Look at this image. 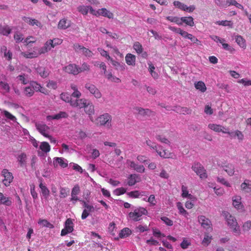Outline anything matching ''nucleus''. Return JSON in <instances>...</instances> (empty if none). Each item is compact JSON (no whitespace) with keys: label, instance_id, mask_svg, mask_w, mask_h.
<instances>
[{"label":"nucleus","instance_id":"f257e3e1","mask_svg":"<svg viewBox=\"0 0 251 251\" xmlns=\"http://www.w3.org/2000/svg\"><path fill=\"white\" fill-rule=\"evenodd\" d=\"M35 92H40L45 95L49 94V91L46 88L42 87L39 83L34 81H30L29 85L25 87L23 90L24 96L28 98L33 96Z\"/></svg>","mask_w":251,"mask_h":251},{"label":"nucleus","instance_id":"f03ea898","mask_svg":"<svg viewBox=\"0 0 251 251\" xmlns=\"http://www.w3.org/2000/svg\"><path fill=\"white\" fill-rule=\"evenodd\" d=\"M224 215L228 225L233 229L235 233L237 235H239L240 234V229L239 226H238V223L235 218L227 212H225Z\"/></svg>","mask_w":251,"mask_h":251},{"label":"nucleus","instance_id":"7ed1b4c3","mask_svg":"<svg viewBox=\"0 0 251 251\" xmlns=\"http://www.w3.org/2000/svg\"><path fill=\"white\" fill-rule=\"evenodd\" d=\"M111 121V116L108 113H104L98 117L96 119V124L99 126H104L108 128H110Z\"/></svg>","mask_w":251,"mask_h":251},{"label":"nucleus","instance_id":"20e7f679","mask_svg":"<svg viewBox=\"0 0 251 251\" xmlns=\"http://www.w3.org/2000/svg\"><path fill=\"white\" fill-rule=\"evenodd\" d=\"M148 213V211L145 208L139 207L135 209L133 212H129L128 216L134 221L137 222L141 220V217L143 215H147Z\"/></svg>","mask_w":251,"mask_h":251},{"label":"nucleus","instance_id":"39448f33","mask_svg":"<svg viewBox=\"0 0 251 251\" xmlns=\"http://www.w3.org/2000/svg\"><path fill=\"white\" fill-rule=\"evenodd\" d=\"M192 169L201 179H205L207 177L206 170L200 163H194L192 166Z\"/></svg>","mask_w":251,"mask_h":251},{"label":"nucleus","instance_id":"423d86ee","mask_svg":"<svg viewBox=\"0 0 251 251\" xmlns=\"http://www.w3.org/2000/svg\"><path fill=\"white\" fill-rule=\"evenodd\" d=\"M1 176L4 177L2 180L3 184L6 187L9 186L14 179L12 173L9 172L7 169H4L1 171Z\"/></svg>","mask_w":251,"mask_h":251},{"label":"nucleus","instance_id":"0eeeda50","mask_svg":"<svg viewBox=\"0 0 251 251\" xmlns=\"http://www.w3.org/2000/svg\"><path fill=\"white\" fill-rule=\"evenodd\" d=\"M134 113L136 115L143 117H150L155 115V113L153 111L148 108L144 109L142 107H136L134 108Z\"/></svg>","mask_w":251,"mask_h":251},{"label":"nucleus","instance_id":"6e6552de","mask_svg":"<svg viewBox=\"0 0 251 251\" xmlns=\"http://www.w3.org/2000/svg\"><path fill=\"white\" fill-rule=\"evenodd\" d=\"M85 88L96 99H100L101 97V93L95 85L90 83H87L85 85Z\"/></svg>","mask_w":251,"mask_h":251},{"label":"nucleus","instance_id":"1a4fd4ad","mask_svg":"<svg viewBox=\"0 0 251 251\" xmlns=\"http://www.w3.org/2000/svg\"><path fill=\"white\" fill-rule=\"evenodd\" d=\"M74 230L73 223L71 219H67L65 222V228L62 229L61 232L62 236H65L67 234L73 232Z\"/></svg>","mask_w":251,"mask_h":251},{"label":"nucleus","instance_id":"9d476101","mask_svg":"<svg viewBox=\"0 0 251 251\" xmlns=\"http://www.w3.org/2000/svg\"><path fill=\"white\" fill-rule=\"evenodd\" d=\"M198 221L201 225V226L206 229H212V224L210 220L205 216L201 215L198 217Z\"/></svg>","mask_w":251,"mask_h":251},{"label":"nucleus","instance_id":"9b49d317","mask_svg":"<svg viewBox=\"0 0 251 251\" xmlns=\"http://www.w3.org/2000/svg\"><path fill=\"white\" fill-rule=\"evenodd\" d=\"M63 70L69 74L74 75L79 74L78 66L75 64H70L63 68Z\"/></svg>","mask_w":251,"mask_h":251},{"label":"nucleus","instance_id":"f8f14e48","mask_svg":"<svg viewBox=\"0 0 251 251\" xmlns=\"http://www.w3.org/2000/svg\"><path fill=\"white\" fill-rule=\"evenodd\" d=\"M36 127L38 131L44 136L49 137L50 127L44 124L36 123Z\"/></svg>","mask_w":251,"mask_h":251},{"label":"nucleus","instance_id":"ddd939ff","mask_svg":"<svg viewBox=\"0 0 251 251\" xmlns=\"http://www.w3.org/2000/svg\"><path fill=\"white\" fill-rule=\"evenodd\" d=\"M33 49L34 50L32 52H21V54L25 58L31 59L37 57L40 55L38 48L35 47Z\"/></svg>","mask_w":251,"mask_h":251},{"label":"nucleus","instance_id":"4468645a","mask_svg":"<svg viewBox=\"0 0 251 251\" xmlns=\"http://www.w3.org/2000/svg\"><path fill=\"white\" fill-rule=\"evenodd\" d=\"M52 43V40H49L45 43L43 47L38 48L40 55L45 54L50 51L52 48H54Z\"/></svg>","mask_w":251,"mask_h":251},{"label":"nucleus","instance_id":"2eb2a0df","mask_svg":"<svg viewBox=\"0 0 251 251\" xmlns=\"http://www.w3.org/2000/svg\"><path fill=\"white\" fill-rule=\"evenodd\" d=\"M86 102L87 100L85 99H76L71 101V105L74 107H78L80 109L86 105Z\"/></svg>","mask_w":251,"mask_h":251},{"label":"nucleus","instance_id":"dca6fc26","mask_svg":"<svg viewBox=\"0 0 251 251\" xmlns=\"http://www.w3.org/2000/svg\"><path fill=\"white\" fill-rule=\"evenodd\" d=\"M125 61L128 65L135 66L136 64V56L128 53L125 56Z\"/></svg>","mask_w":251,"mask_h":251},{"label":"nucleus","instance_id":"f3484780","mask_svg":"<svg viewBox=\"0 0 251 251\" xmlns=\"http://www.w3.org/2000/svg\"><path fill=\"white\" fill-rule=\"evenodd\" d=\"M68 114L64 111H60L57 114L54 115H49L47 117V118L48 120H59L61 118H68Z\"/></svg>","mask_w":251,"mask_h":251},{"label":"nucleus","instance_id":"a211bd4d","mask_svg":"<svg viewBox=\"0 0 251 251\" xmlns=\"http://www.w3.org/2000/svg\"><path fill=\"white\" fill-rule=\"evenodd\" d=\"M57 164L62 168H66L68 166L67 161L62 157H55L54 158L53 164L57 166Z\"/></svg>","mask_w":251,"mask_h":251},{"label":"nucleus","instance_id":"6ab92c4d","mask_svg":"<svg viewBox=\"0 0 251 251\" xmlns=\"http://www.w3.org/2000/svg\"><path fill=\"white\" fill-rule=\"evenodd\" d=\"M223 170H224L229 176H232L234 174L235 167L234 166L230 163L222 166Z\"/></svg>","mask_w":251,"mask_h":251},{"label":"nucleus","instance_id":"aec40b11","mask_svg":"<svg viewBox=\"0 0 251 251\" xmlns=\"http://www.w3.org/2000/svg\"><path fill=\"white\" fill-rule=\"evenodd\" d=\"M85 113L89 116H92L95 113L94 106L92 102H86L83 107Z\"/></svg>","mask_w":251,"mask_h":251},{"label":"nucleus","instance_id":"412c9836","mask_svg":"<svg viewBox=\"0 0 251 251\" xmlns=\"http://www.w3.org/2000/svg\"><path fill=\"white\" fill-rule=\"evenodd\" d=\"M229 135L231 138L237 137L239 141H243L244 137L243 133L239 130L230 132Z\"/></svg>","mask_w":251,"mask_h":251},{"label":"nucleus","instance_id":"4be33fe9","mask_svg":"<svg viewBox=\"0 0 251 251\" xmlns=\"http://www.w3.org/2000/svg\"><path fill=\"white\" fill-rule=\"evenodd\" d=\"M156 152L157 154L161 157L163 158H173V153L170 152L169 151L167 150H163L162 151H159L158 149Z\"/></svg>","mask_w":251,"mask_h":251},{"label":"nucleus","instance_id":"5701e85b","mask_svg":"<svg viewBox=\"0 0 251 251\" xmlns=\"http://www.w3.org/2000/svg\"><path fill=\"white\" fill-rule=\"evenodd\" d=\"M0 202L1 204L8 206H10L12 203L10 198L5 196L1 192H0Z\"/></svg>","mask_w":251,"mask_h":251},{"label":"nucleus","instance_id":"b1692460","mask_svg":"<svg viewBox=\"0 0 251 251\" xmlns=\"http://www.w3.org/2000/svg\"><path fill=\"white\" fill-rule=\"evenodd\" d=\"M17 79L18 81L23 85H26L29 82L28 75L24 73L18 75L17 76Z\"/></svg>","mask_w":251,"mask_h":251},{"label":"nucleus","instance_id":"393cba45","mask_svg":"<svg viewBox=\"0 0 251 251\" xmlns=\"http://www.w3.org/2000/svg\"><path fill=\"white\" fill-rule=\"evenodd\" d=\"M71 26V22L66 19L60 20L58 24V28L59 29H66Z\"/></svg>","mask_w":251,"mask_h":251},{"label":"nucleus","instance_id":"a878e982","mask_svg":"<svg viewBox=\"0 0 251 251\" xmlns=\"http://www.w3.org/2000/svg\"><path fill=\"white\" fill-rule=\"evenodd\" d=\"M12 28L7 25H0V34L4 36H8L11 33Z\"/></svg>","mask_w":251,"mask_h":251},{"label":"nucleus","instance_id":"bb28decb","mask_svg":"<svg viewBox=\"0 0 251 251\" xmlns=\"http://www.w3.org/2000/svg\"><path fill=\"white\" fill-rule=\"evenodd\" d=\"M233 205L237 209H242L243 205L241 202L240 196H235L233 198Z\"/></svg>","mask_w":251,"mask_h":251},{"label":"nucleus","instance_id":"cd10ccee","mask_svg":"<svg viewBox=\"0 0 251 251\" xmlns=\"http://www.w3.org/2000/svg\"><path fill=\"white\" fill-rule=\"evenodd\" d=\"M132 233L131 230L128 227H125L122 229L119 234V238H125L128 237Z\"/></svg>","mask_w":251,"mask_h":251},{"label":"nucleus","instance_id":"c85d7f7f","mask_svg":"<svg viewBox=\"0 0 251 251\" xmlns=\"http://www.w3.org/2000/svg\"><path fill=\"white\" fill-rule=\"evenodd\" d=\"M27 156L25 153H21L18 155L17 160L21 167H24L26 164Z\"/></svg>","mask_w":251,"mask_h":251},{"label":"nucleus","instance_id":"c756f323","mask_svg":"<svg viewBox=\"0 0 251 251\" xmlns=\"http://www.w3.org/2000/svg\"><path fill=\"white\" fill-rule=\"evenodd\" d=\"M100 16L101 15L109 19L113 18V14L105 8L99 9Z\"/></svg>","mask_w":251,"mask_h":251},{"label":"nucleus","instance_id":"7c9ffc66","mask_svg":"<svg viewBox=\"0 0 251 251\" xmlns=\"http://www.w3.org/2000/svg\"><path fill=\"white\" fill-rule=\"evenodd\" d=\"M181 23H184L186 25L190 26H193L194 25V22L193 18L191 17H182L181 18Z\"/></svg>","mask_w":251,"mask_h":251},{"label":"nucleus","instance_id":"2f4dec72","mask_svg":"<svg viewBox=\"0 0 251 251\" xmlns=\"http://www.w3.org/2000/svg\"><path fill=\"white\" fill-rule=\"evenodd\" d=\"M195 87L196 89L199 90L202 93H204L206 90V87L205 83L202 81H199L195 83Z\"/></svg>","mask_w":251,"mask_h":251},{"label":"nucleus","instance_id":"473e14b6","mask_svg":"<svg viewBox=\"0 0 251 251\" xmlns=\"http://www.w3.org/2000/svg\"><path fill=\"white\" fill-rule=\"evenodd\" d=\"M111 64L113 66L115 67L116 69L119 70L120 71H124L125 69V65L124 64H121L120 62L114 60L112 58L110 60Z\"/></svg>","mask_w":251,"mask_h":251},{"label":"nucleus","instance_id":"72a5a7b5","mask_svg":"<svg viewBox=\"0 0 251 251\" xmlns=\"http://www.w3.org/2000/svg\"><path fill=\"white\" fill-rule=\"evenodd\" d=\"M237 44L242 48L245 49L246 44L245 40L241 35H237L235 37Z\"/></svg>","mask_w":251,"mask_h":251},{"label":"nucleus","instance_id":"f704fd0d","mask_svg":"<svg viewBox=\"0 0 251 251\" xmlns=\"http://www.w3.org/2000/svg\"><path fill=\"white\" fill-rule=\"evenodd\" d=\"M105 76L109 81H110L113 82L120 83L121 81V79L113 75L111 72L108 73H107L105 75Z\"/></svg>","mask_w":251,"mask_h":251},{"label":"nucleus","instance_id":"c9c22d12","mask_svg":"<svg viewBox=\"0 0 251 251\" xmlns=\"http://www.w3.org/2000/svg\"><path fill=\"white\" fill-rule=\"evenodd\" d=\"M146 143L150 148L153 149L156 152L158 149H160L161 146L157 145L156 143L152 142L149 139H147L146 140Z\"/></svg>","mask_w":251,"mask_h":251},{"label":"nucleus","instance_id":"e433bc0d","mask_svg":"<svg viewBox=\"0 0 251 251\" xmlns=\"http://www.w3.org/2000/svg\"><path fill=\"white\" fill-rule=\"evenodd\" d=\"M138 177L137 175L135 174L130 175L128 177L127 184L130 186L135 185L138 181L137 180Z\"/></svg>","mask_w":251,"mask_h":251},{"label":"nucleus","instance_id":"4c0bfd02","mask_svg":"<svg viewBox=\"0 0 251 251\" xmlns=\"http://www.w3.org/2000/svg\"><path fill=\"white\" fill-rule=\"evenodd\" d=\"M38 224L43 227H46L50 229L54 228V226L46 219H39Z\"/></svg>","mask_w":251,"mask_h":251},{"label":"nucleus","instance_id":"58836bf2","mask_svg":"<svg viewBox=\"0 0 251 251\" xmlns=\"http://www.w3.org/2000/svg\"><path fill=\"white\" fill-rule=\"evenodd\" d=\"M60 98L63 101L70 103V105H71V101L73 100L71 95L67 93H62L60 95Z\"/></svg>","mask_w":251,"mask_h":251},{"label":"nucleus","instance_id":"ea45409f","mask_svg":"<svg viewBox=\"0 0 251 251\" xmlns=\"http://www.w3.org/2000/svg\"><path fill=\"white\" fill-rule=\"evenodd\" d=\"M39 187L40 188L41 192L44 197L46 199L48 198L50 194V191L48 188L41 182L39 184Z\"/></svg>","mask_w":251,"mask_h":251},{"label":"nucleus","instance_id":"a19ab883","mask_svg":"<svg viewBox=\"0 0 251 251\" xmlns=\"http://www.w3.org/2000/svg\"><path fill=\"white\" fill-rule=\"evenodd\" d=\"M36 70L39 75L43 78L47 77L49 75V73L46 71L44 67H38Z\"/></svg>","mask_w":251,"mask_h":251},{"label":"nucleus","instance_id":"79ce46f5","mask_svg":"<svg viewBox=\"0 0 251 251\" xmlns=\"http://www.w3.org/2000/svg\"><path fill=\"white\" fill-rule=\"evenodd\" d=\"M40 149L45 153L49 152L50 150V147L49 144L47 142H43L40 146Z\"/></svg>","mask_w":251,"mask_h":251},{"label":"nucleus","instance_id":"37998d69","mask_svg":"<svg viewBox=\"0 0 251 251\" xmlns=\"http://www.w3.org/2000/svg\"><path fill=\"white\" fill-rule=\"evenodd\" d=\"M133 48L137 54H140L143 52V48L139 42H135L133 44Z\"/></svg>","mask_w":251,"mask_h":251},{"label":"nucleus","instance_id":"c03bdc74","mask_svg":"<svg viewBox=\"0 0 251 251\" xmlns=\"http://www.w3.org/2000/svg\"><path fill=\"white\" fill-rule=\"evenodd\" d=\"M241 188L242 190L247 192H251V184H250L249 180H246L242 183L241 185Z\"/></svg>","mask_w":251,"mask_h":251},{"label":"nucleus","instance_id":"a18cd8bd","mask_svg":"<svg viewBox=\"0 0 251 251\" xmlns=\"http://www.w3.org/2000/svg\"><path fill=\"white\" fill-rule=\"evenodd\" d=\"M1 113H2L4 117L11 121H12L13 122H15L17 120L15 116L13 115L12 114H11L10 112H9L8 111L3 110L1 111Z\"/></svg>","mask_w":251,"mask_h":251},{"label":"nucleus","instance_id":"49530a36","mask_svg":"<svg viewBox=\"0 0 251 251\" xmlns=\"http://www.w3.org/2000/svg\"><path fill=\"white\" fill-rule=\"evenodd\" d=\"M208 127L209 129L216 132H221L222 129L221 125L215 124H209L208 125Z\"/></svg>","mask_w":251,"mask_h":251},{"label":"nucleus","instance_id":"de8ad7c7","mask_svg":"<svg viewBox=\"0 0 251 251\" xmlns=\"http://www.w3.org/2000/svg\"><path fill=\"white\" fill-rule=\"evenodd\" d=\"M176 206L178 210H179V213L180 214L183 215L185 217L187 216L188 213L183 208V205L180 202H178L176 203Z\"/></svg>","mask_w":251,"mask_h":251},{"label":"nucleus","instance_id":"09e8293b","mask_svg":"<svg viewBox=\"0 0 251 251\" xmlns=\"http://www.w3.org/2000/svg\"><path fill=\"white\" fill-rule=\"evenodd\" d=\"M182 190V194L181 196L183 198L188 197L190 199H192V195L189 193V192L187 190V187L184 185H182L181 187Z\"/></svg>","mask_w":251,"mask_h":251},{"label":"nucleus","instance_id":"8fccbe9b","mask_svg":"<svg viewBox=\"0 0 251 251\" xmlns=\"http://www.w3.org/2000/svg\"><path fill=\"white\" fill-rule=\"evenodd\" d=\"M0 87L3 91L4 93H9L10 91V86L8 83L1 81H0Z\"/></svg>","mask_w":251,"mask_h":251},{"label":"nucleus","instance_id":"3c124183","mask_svg":"<svg viewBox=\"0 0 251 251\" xmlns=\"http://www.w3.org/2000/svg\"><path fill=\"white\" fill-rule=\"evenodd\" d=\"M82 49V50L80 51L82 54L85 55L87 57H91L93 55V53L91 50H89L87 48H86L83 46Z\"/></svg>","mask_w":251,"mask_h":251},{"label":"nucleus","instance_id":"603ef678","mask_svg":"<svg viewBox=\"0 0 251 251\" xmlns=\"http://www.w3.org/2000/svg\"><path fill=\"white\" fill-rule=\"evenodd\" d=\"M94 65L95 66H99L100 69H102L103 71V73L104 74V75L107 73L106 71V66L105 63L101 62H96L94 64Z\"/></svg>","mask_w":251,"mask_h":251},{"label":"nucleus","instance_id":"864d4df0","mask_svg":"<svg viewBox=\"0 0 251 251\" xmlns=\"http://www.w3.org/2000/svg\"><path fill=\"white\" fill-rule=\"evenodd\" d=\"M191 245L190 241L186 238H183L182 242L180 244V247L182 249H186Z\"/></svg>","mask_w":251,"mask_h":251},{"label":"nucleus","instance_id":"5fc2aeb1","mask_svg":"<svg viewBox=\"0 0 251 251\" xmlns=\"http://www.w3.org/2000/svg\"><path fill=\"white\" fill-rule=\"evenodd\" d=\"M69 193V190L68 188L64 187H60V197L61 198H66Z\"/></svg>","mask_w":251,"mask_h":251},{"label":"nucleus","instance_id":"6e6d98bb","mask_svg":"<svg viewBox=\"0 0 251 251\" xmlns=\"http://www.w3.org/2000/svg\"><path fill=\"white\" fill-rule=\"evenodd\" d=\"M167 19L171 22L176 23L178 25H181V19L177 17L168 16L167 17Z\"/></svg>","mask_w":251,"mask_h":251},{"label":"nucleus","instance_id":"4d7b16f0","mask_svg":"<svg viewBox=\"0 0 251 251\" xmlns=\"http://www.w3.org/2000/svg\"><path fill=\"white\" fill-rule=\"evenodd\" d=\"M89 8V6L80 5L77 7V10L83 15H87Z\"/></svg>","mask_w":251,"mask_h":251},{"label":"nucleus","instance_id":"13d9d810","mask_svg":"<svg viewBox=\"0 0 251 251\" xmlns=\"http://www.w3.org/2000/svg\"><path fill=\"white\" fill-rule=\"evenodd\" d=\"M156 139L161 143L169 144L170 141L165 137H163L161 135H156L155 136Z\"/></svg>","mask_w":251,"mask_h":251},{"label":"nucleus","instance_id":"bf43d9fd","mask_svg":"<svg viewBox=\"0 0 251 251\" xmlns=\"http://www.w3.org/2000/svg\"><path fill=\"white\" fill-rule=\"evenodd\" d=\"M90 69V66L88 65L86 63L84 62L81 67H78V71L79 73L85 71H89Z\"/></svg>","mask_w":251,"mask_h":251},{"label":"nucleus","instance_id":"052dcab7","mask_svg":"<svg viewBox=\"0 0 251 251\" xmlns=\"http://www.w3.org/2000/svg\"><path fill=\"white\" fill-rule=\"evenodd\" d=\"M46 86L51 89H56L57 87V85L56 82L53 80H49Z\"/></svg>","mask_w":251,"mask_h":251},{"label":"nucleus","instance_id":"680f3d73","mask_svg":"<svg viewBox=\"0 0 251 251\" xmlns=\"http://www.w3.org/2000/svg\"><path fill=\"white\" fill-rule=\"evenodd\" d=\"M147 201L150 203L151 206H155L156 204L157 201L154 195H151L147 199Z\"/></svg>","mask_w":251,"mask_h":251},{"label":"nucleus","instance_id":"e2e57ef3","mask_svg":"<svg viewBox=\"0 0 251 251\" xmlns=\"http://www.w3.org/2000/svg\"><path fill=\"white\" fill-rule=\"evenodd\" d=\"M127 195L132 198H138L140 197L139 191L137 190L131 191L127 193Z\"/></svg>","mask_w":251,"mask_h":251},{"label":"nucleus","instance_id":"0e129e2a","mask_svg":"<svg viewBox=\"0 0 251 251\" xmlns=\"http://www.w3.org/2000/svg\"><path fill=\"white\" fill-rule=\"evenodd\" d=\"M14 38L16 43H20L23 41L24 37L23 34L21 33L16 32L14 36Z\"/></svg>","mask_w":251,"mask_h":251},{"label":"nucleus","instance_id":"69168bd1","mask_svg":"<svg viewBox=\"0 0 251 251\" xmlns=\"http://www.w3.org/2000/svg\"><path fill=\"white\" fill-rule=\"evenodd\" d=\"M195 9V6L194 5H190V6H187L186 5L183 4L181 10L188 12H192Z\"/></svg>","mask_w":251,"mask_h":251},{"label":"nucleus","instance_id":"338daca9","mask_svg":"<svg viewBox=\"0 0 251 251\" xmlns=\"http://www.w3.org/2000/svg\"><path fill=\"white\" fill-rule=\"evenodd\" d=\"M161 220L167 226H172L173 225V221L166 216L162 217Z\"/></svg>","mask_w":251,"mask_h":251},{"label":"nucleus","instance_id":"774afa93","mask_svg":"<svg viewBox=\"0 0 251 251\" xmlns=\"http://www.w3.org/2000/svg\"><path fill=\"white\" fill-rule=\"evenodd\" d=\"M80 191V187L78 184H76L73 188L71 195H77Z\"/></svg>","mask_w":251,"mask_h":251}]
</instances>
